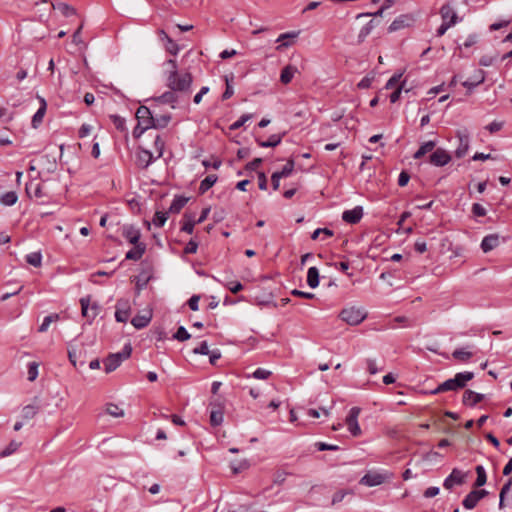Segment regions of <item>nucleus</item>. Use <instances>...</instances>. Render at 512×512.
Listing matches in <instances>:
<instances>
[{"label":"nucleus","mask_w":512,"mask_h":512,"mask_svg":"<svg viewBox=\"0 0 512 512\" xmlns=\"http://www.w3.org/2000/svg\"><path fill=\"white\" fill-rule=\"evenodd\" d=\"M170 120H171V115L170 114L161 115L159 117H154L153 118V126H152V128L163 129V128L167 127V125L169 124Z\"/></svg>","instance_id":"4c0bfd02"},{"label":"nucleus","mask_w":512,"mask_h":512,"mask_svg":"<svg viewBox=\"0 0 512 512\" xmlns=\"http://www.w3.org/2000/svg\"><path fill=\"white\" fill-rule=\"evenodd\" d=\"M136 118L138 120V128H141L140 133H144L152 128L154 116L148 107L140 106L136 111Z\"/></svg>","instance_id":"20e7f679"},{"label":"nucleus","mask_w":512,"mask_h":512,"mask_svg":"<svg viewBox=\"0 0 512 512\" xmlns=\"http://www.w3.org/2000/svg\"><path fill=\"white\" fill-rule=\"evenodd\" d=\"M499 245V237L496 234H490L483 238L481 242V249L487 253Z\"/></svg>","instance_id":"a211bd4d"},{"label":"nucleus","mask_w":512,"mask_h":512,"mask_svg":"<svg viewBox=\"0 0 512 512\" xmlns=\"http://www.w3.org/2000/svg\"><path fill=\"white\" fill-rule=\"evenodd\" d=\"M54 8L59 10L65 17L76 15V9L73 6L63 2L54 5Z\"/></svg>","instance_id":"58836bf2"},{"label":"nucleus","mask_w":512,"mask_h":512,"mask_svg":"<svg viewBox=\"0 0 512 512\" xmlns=\"http://www.w3.org/2000/svg\"><path fill=\"white\" fill-rule=\"evenodd\" d=\"M151 321V314L147 315H136L131 323L136 329H142L146 327Z\"/></svg>","instance_id":"f704fd0d"},{"label":"nucleus","mask_w":512,"mask_h":512,"mask_svg":"<svg viewBox=\"0 0 512 512\" xmlns=\"http://www.w3.org/2000/svg\"><path fill=\"white\" fill-rule=\"evenodd\" d=\"M297 35H298V33H295V32H287V33H283V34H281V35L277 38V40H276V42H278V43H279V45L276 47V49H277L278 51H281V50H283L284 48H287V47L291 46V45H292V43H293V42H292V40H293L294 38H296V37H297Z\"/></svg>","instance_id":"aec40b11"},{"label":"nucleus","mask_w":512,"mask_h":512,"mask_svg":"<svg viewBox=\"0 0 512 512\" xmlns=\"http://www.w3.org/2000/svg\"><path fill=\"white\" fill-rule=\"evenodd\" d=\"M428 161L430 164H432L434 166L442 167L451 161V156L446 150H444L442 148H437L429 156Z\"/></svg>","instance_id":"1a4fd4ad"},{"label":"nucleus","mask_w":512,"mask_h":512,"mask_svg":"<svg viewBox=\"0 0 512 512\" xmlns=\"http://www.w3.org/2000/svg\"><path fill=\"white\" fill-rule=\"evenodd\" d=\"M487 495L488 491H486L485 489H474L471 492H469L468 495H466V497L462 501V505L466 509H473L474 507H476L477 503Z\"/></svg>","instance_id":"0eeeda50"},{"label":"nucleus","mask_w":512,"mask_h":512,"mask_svg":"<svg viewBox=\"0 0 512 512\" xmlns=\"http://www.w3.org/2000/svg\"><path fill=\"white\" fill-rule=\"evenodd\" d=\"M130 316V306L127 300H118L116 305L115 318L116 321L125 323Z\"/></svg>","instance_id":"f8f14e48"},{"label":"nucleus","mask_w":512,"mask_h":512,"mask_svg":"<svg viewBox=\"0 0 512 512\" xmlns=\"http://www.w3.org/2000/svg\"><path fill=\"white\" fill-rule=\"evenodd\" d=\"M284 134L285 133H283V134H273L266 141H263V140H260V139H256V142L262 148L276 147L277 145H279L281 143L282 137L284 136Z\"/></svg>","instance_id":"a878e982"},{"label":"nucleus","mask_w":512,"mask_h":512,"mask_svg":"<svg viewBox=\"0 0 512 512\" xmlns=\"http://www.w3.org/2000/svg\"><path fill=\"white\" fill-rule=\"evenodd\" d=\"M38 367L39 364L37 362H30L28 365V380L34 381L38 377Z\"/></svg>","instance_id":"5fc2aeb1"},{"label":"nucleus","mask_w":512,"mask_h":512,"mask_svg":"<svg viewBox=\"0 0 512 512\" xmlns=\"http://www.w3.org/2000/svg\"><path fill=\"white\" fill-rule=\"evenodd\" d=\"M168 218L167 212L157 211L153 218V224L157 227H162Z\"/></svg>","instance_id":"603ef678"},{"label":"nucleus","mask_w":512,"mask_h":512,"mask_svg":"<svg viewBox=\"0 0 512 512\" xmlns=\"http://www.w3.org/2000/svg\"><path fill=\"white\" fill-rule=\"evenodd\" d=\"M252 118L251 114H243L237 121L230 125V130H237Z\"/></svg>","instance_id":"6e6d98bb"},{"label":"nucleus","mask_w":512,"mask_h":512,"mask_svg":"<svg viewBox=\"0 0 512 512\" xmlns=\"http://www.w3.org/2000/svg\"><path fill=\"white\" fill-rule=\"evenodd\" d=\"M82 315L89 321L94 320L100 312V306L98 303H90V297H84L80 299Z\"/></svg>","instance_id":"39448f33"},{"label":"nucleus","mask_w":512,"mask_h":512,"mask_svg":"<svg viewBox=\"0 0 512 512\" xmlns=\"http://www.w3.org/2000/svg\"><path fill=\"white\" fill-rule=\"evenodd\" d=\"M223 422V412L221 410H212L210 414V423L212 426H218Z\"/></svg>","instance_id":"3c124183"},{"label":"nucleus","mask_w":512,"mask_h":512,"mask_svg":"<svg viewBox=\"0 0 512 512\" xmlns=\"http://www.w3.org/2000/svg\"><path fill=\"white\" fill-rule=\"evenodd\" d=\"M179 92L169 89L164 92L162 95L155 97L153 99L154 102H158L160 104H170L172 108H175V103L179 102L180 96Z\"/></svg>","instance_id":"ddd939ff"},{"label":"nucleus","mask_w":512,"mask_h":512,"mask_svg":"<svg viewBox=\"0 0 512 512\" xmlns=\"http://www.w3.org/2000/svg\"><path fill=\"white\" fill-rule=\"evenodd\" d=\"M411 18L407 15H401L399 16L398 18H396L391 24L390 26L388 27V31L389 32H395V31H398L402 28H405L407 26H409L410 22H411Z\"/></svg>","instance_id":"5701e85b"},{"label":"nucleus","mask_w":512,"mask_h":512,"mask_svg":"<svg viewBox=\"0 0 512 512\" xmlns=\"http://www.w3.org/2000/svg\"><path fill=\"white\" fill-rule=\"evenodd\" d=\"M472 213L476 217H484L487 213L486 209L479 203L472 205Z\"/></svg>","instance_id":"e2e57ef3"},{"label":"nucleus","mask_w":512,"mask_h":512,"mask_svg":"<svg viewBox=\"0 0 512 512\" xmlns=\"http://www.w3.org/2000/svg\"><path fill=\"white\" fill-rule=\"evenodd\" d=\"M485 80L484 71L479 69L476 71V74L473 76L472 80H466L462 83V85L468 90H472L476 86L483 83Z\"/></svg>","instance_id":"b1692460"},{"label":"nucleus","mask_w":512,"mask_h":512,"mask_svg":"<svg viewBox=\"0 0 512 512\" xmlns=\"http://www.w3.org/2000/svg\"><path fill=\"white\" fill-rule=\"evenodd\" d=\"M363 217V208L356 206L351 210H345L342 214V220L349 224H357Z\"/></svg>","instance_id":"4468645a"},{"label":"nucleus","mask_w":512,"mask_h":512,"mask_svg":"<svg viewBox=\"0 0 512 512\" xmlns=\"http://www.w3.org/2000/svg\"><path fill=\"white\" fill-rule=\"evenodd\" d=\"M20 446H21V442H17L15 440H12L8 444V446L0 452V457L4 458V457L10 456L14 452H16L19 449Z\"/></svg>","instance_id":"79ce46f5"},{"label":"nucleus","mask_w":512,"mask_h":512,"mask_svg":"<svg viewBox=\"0 0 512 512\" xmlns=\"http://www.w3.org/2000/svg\"><path fill=\"white\" fill-rule=\"evenodd\" d=\"M17 200L18 196L14 191L6 192L0 198V202L5 206H12L17 202Z\"/></svg>","instance_id":"ea45409f"},{"label":"nucleus","mask_w":512,"mask_h":512,"mask_svg":"<svg viewBox=\"0 0 512 512\" xmlns=\"http://www.w3.org/2000/svg\"><path fill=\"white\" fill-rule=\"evenodd\" d=\"M457 387L454 383L453 378L446 380L442 384L438 385L434 390L431 391V394L436 395L446 391H457Z\"/></svg>","instance_id":"cd10ccee"},{"label":"nucleus","mask_w":512,"mask_h":512,"mask_svg":"<svg viewBox=\"0 0 512 512\" xmlns=\"http://www.w3.org/2000/svg\"><path fill=\"white\" fill-rule=\"evenodd\" d=\"M512 486V478L508 479L507 482L503 485L501 488L500 494H499V507L503 508L504 506V498L506 494L510 491Z\"/></svg>","instance_id":"8fccbe9b"},{"label":"nucleus","mask_w":512,"mask_h":512,"mask_svg":"<svg viewBox=\"0 0 512 512\" xmlns=\"http://www.w3.org/2000/svg\"><path fill=\"white\" fill-rule=\"evenodd\" d=\"M360 411L359 407H352L346 417V425L353 436H359L361 434V429L358 424Z\"/></svg>","instance_id":"423d86ee"},{"label":"nucleus","mask_w":512,"mask_h":512,"mask_svg":"<svg viewBox=\"0 0 512 512\" xmlns=\"http://www.w3.org/2000/svg\"><path fill=\"white\" fill-rule=\"evenodd\" d=\"M59 314L57 313H53V314H50L48 316H46L42 322V324L39 326V329L38 331L40 333H43V332H46L48 330V327L49 325L52 323V322H56L59 320Z\"/></svg>","instance_id":"a19ab883"},{"label":"nucleus","mask_w":512,"mask_h":512,"mask_svg":"<svg viewBox=\"0 0 512 512\" xmlns=\"http://www.w3.org/2000/svg\"><path fill=\"white\" fill-rule=\"evenodd\" d=\"M188 200L189 199L187 197L176 196L169 207V212L179 213L182 210V208L186 205Z\"/></svg>","instance_id":"2f4dec72"},{"label":"nucleus","mask_w":512,"mask_h":512,"mask_svg":"<svg viewBox=\"0 0 512 512\" xmlns=\"http://www.w3.org/2000/svg\"><path fill=\"white\" fill-rule=\"evenodd\" d=\"M233 80V75L229 78L228 76H225V82H226V89L224 93L222 94V99L227 100L231 98L234 94L233 87L231 85V81Z\"/></svg>","instance_id":"864d4df0"},{"label":"nucleus","mask_w":512,"mask_h":512,"mask_svg":"<svg viewBox=\"0 0 512 512\" xmlns=\"http://www.w3.org/2000/svg\"><path fill=\"white\" fill-rule=\"evenodd\" d=\"M367 314L363 309L356 307L345 308L340 312V318L349 325H358L365 318Z\"/></svg>","instance_id":"7ed1b4c3"},{"label":"nucleus","mask_w":512,"mask_h":512,"mask_svg":"<svg viewBox=\"0 0 512 512\" xmlns=\"http://www.w3.org/2000/svg\"><path fill=\"white\" fill-rule=\"evenodd\" d=\"M26 193L31 197L41 198L45 196V193L42 190V185L35 181H30L26 184Z\"/></svg>","instance_id":"4be33fe9"},{"label":"nucleus","mask_w":512,"mask_h":512,"mask_svg":"<svg viewBox=\"0 0 512 512\" xmlns=\"http://www.w3.org/2000/svg\"><path fill=\"white\" fill-rule=\"evenodd\" d=\"M145 251H146V245L144 243L136 244V245H134V248H132L131 250H129L126 253L125 259L138 261L142 258Z\"/></svg>","instance_id":"6ab92c4d"},{"label":"nucleus","mask_w":512,"mask_h":512,"mask_svg":"<svg viewBox=\"0 0 512 512\" xmlns=\"http://www.w3.org/2000/svg\"><path fill=\"white\" fill-rule=\"evenodd\" d=\"M271 375V372L269 370L263 369V368H257L253 372V377L260 380L268 379Z\"/></svg>","instance_id":"680f3d73"},{"label":"nucleus","mask_w":512,"mask_h":512,"mask_svg":"<svg viewBox=\"0 0 512 512\" xmlns=\"http://www.w3.org/2000/svg\"><path fill=\"white\" fill-rule=\"evenodd\" d=\"M194 354L208 355L210 353L208 344L206 341L200 343V345L193 349Z\"/></svg>","instance_id":"69168bd1"},{"label":"nucleus","mask_w":512,"mask_h":512,"mask_svg":"<svg viewBox=\"0 0 512 512\" xmlns=\"http://www.w3.org/2000/svg\"><path fill=\"white\" fill-rule=\"evenodd\" d=\"M111 120L115 126V128L119 131H124L126 129L125 127V119L118 116V115H111Z\"/></svg>","instance_id":"bf43d9fd"},{"label":"nucleus","mask_w":512,"mask_h":512,"mask_svg":"<svg viewBox=\"0 0 512 512\" xmlns=\"http://www.w3.org/2000/svg\"><path fill=\"white\" fill-rule=\"evenodd\" d=\"M440 14H441L442 22H444V23L449 22V20H451V18H452V15H453V19L455 20V24L459 21L457 13L449 4H444L441 7Z\"/></svg>","instance_id":"bb28decb"},{"label":"nucleus","mask_w":512,"mask_h":512,"mask_svg":"<svg viewBox=\"0 0 512 512\" xmlns=\"http://www.w3.org/2000/svg\"><path fill=\"white\" fill-rule=\"evenodd\" d=\"M474 378V373L473 372H469V371H465V372H459L457 373L453 380H454V383L457 387V389H462L466 386L467 382L472 380Z\"/></svg>","instance_id":"412c9836"},{"label":"nucleus","mask_w":512,"mask_h":512,"mask_svg":"<svg viewBox=\"0 0 512 512\" xmlns=\"http://www.w3.org/2000/svg\"><path fill=\"white\" fill-rule=\"evenodd\" d=\"M349 492L346 491V490H339L337 491L333 497H332V505H336L338 503H340L341 501H343L345 495H347Z\"/></svg>","instance_id":"774afa93"},{"label":"nucleus","mask_w":512,"mask_h":512,"mask_svg":"<svg viewBox=\"0 0 512 512\" xmlns=\"http://www.w3.org/2000/svg\"><path fill=\"white\" fill-rule=\"evenodd\" d=\"M374 28L373 20H370L359 32L358 43H362Z\"/></svg>","instance_id":"a18cd8bd"},{"label":"nucleus","mask_w":512,"mask_h":512,"mask_svg":"<svg viewBox=\"0 0 512 512\" xmlns=\"http://www.w3.org/2000/svg\"><path fill=\"white\" fill-rule=\"evenodd\" d=\"M40 102H41V106L39 107V109L37 110V112L34 114V116L32 118V126L34 128H37L38 125L43 121V117L46 112V107H47L46 101L43 98H40Z\"/></svg>","instance_id":"c85d7f7f"},{"label":"nucleus","mask_w":512,"mask_h":512,"mask_svg":"<svg viewBox=\"0 0 512 512\" xmlns=\"http://www.w3.org/2000/svg\"><path fill=\"white\" fill-rule=\"evenodd\" d=\"M457 137L459 140V145L455 150V156L457 158H462L466 155V153L469 150V134L467 133V131H458Z\"/></svg>","instance_id":"9b49d317"},{"label":"nucleus","mask_w":512,"mask_h":512,"mask_svg":"<svg viewBox=\"0 0 512 512\" xmlns=\"http://www.w3.org/2000/svg\"><path fill=\"white\" fill-rule=\"evenodd\" d=\"M293 170H294V160L289 159L287 161V163L284 165V167L280 171H276V173L281 178H286L292 174Z\"/></svg>","instance_id":"c03bdc74"},{"label":"nucleus","mask_w":512,"mask_h":512,"mask_svg":"<svg viewBox=\"0 0 512 512\" xmlns=\"http://www.w3.org/2000/svg\"><path fill=\"white\" fill-rule=\"evenodd\" d=\"M452 356L456 360L466 362L473 356V353L470 351H466L464 348H459L453 352Z\"/></svg>","instance_id":"37998d69"},{"label":"nucleus","mask_w":512,"mask_h":512,"mask_svg":"<svg viewBox=\"0 0 512 512\" xmlns=\"http://www.w3.org/2000/svg\"><path fill=\"white\" fill-rule=\"evenodd\" d=\"M475 471L477 474V478L474 483V487L479 488V487H482L483 485H485V483L487 481V475H486V471H485L484 467L481 465L476 466Z\"/></svg>","instance_id":"e433bc0d"},{"label":"nucleus","mask_w":512,"mask_h":512,"mask_svg":"<svg viewBox=\"0 0 512 512\" xmlns=\"http://www.w3.org/2000/svg\"><path fill=\"white\" fill-rule=\"evenodd\" d=\"M197 249H198V243L195 240L191 239L187 243L186 247L184 248V253L185 254H194L197 252Z\"/></svg>","instance_id":"338daca9"},{"label":"nucleus","mask_w":512,"mask_h":512,"mask_svg":"<svg viewBox=\"0 0 512 512\" xmlns=\"http://www.w3.org/2000/svg\"><path fill=\"white\" fill-rule=\"evenodd\" d=\"M435 146H436V142L435 141H427V142L423 143L419 147V149L414 153V155H413L414 159L422 158L428 152L433 151Z\"/></svg>","instance_id":"473e14b6"},{"label":"nucleus","mask_w":512,"mask_h":512,"mask_svg":"<svg viewBox=\"0 0 512 512\" xmlns=\"http://www.w3.org/2000/svg\"><path fill=\"white\" fill-rule=\"evenodd\" d=\"M173 337L176 340L183 342V341L190 339L191 335L187 332V330L183 326H180L177 329V331Z\"/></svg>","instance_id":"4d7b16f0"},{"label":"nucleus","mask_w":512,"mask_h":512,"mask_svg":"<svg viewBox=\"0 0 512 512\" xmlns=\"http://www.w3.org/2000/svg\"><path fill=\"white\" fill-rule=\"evenodd\" d=\"M384 481H385L384 475H382L380 473H376V472H368L361 478L360 484H363V485H366L369 487H373V486H378V485L382 484Z\"/></svg>","instance_id":"2eb2a0df"},{"label":"nucleus","mask_w":512,"mask_h":512,"mask_svg":"<svg viewBox=\"0 0 512 512\" xmlns=\"http://www.w3.org/2000/svg\"><path fill=\"white\" fill-rule=\"evenodd\" d=\"M402 77V73L394 74L386 83L385 88L386 89H392L397 86L400 79Z\"/></svg>","instance_id":"0e129e2a"},{"label":"nucleus","mask_w":512,"mask_h":512,"mask_svg":"<svg viewBox=\"0 0 512 512\" xmlns=\"http://www.w3.org/2000/svg\"><path fill=\"white\" fill-rule=\"evenodd\" d=\"M106 413L112 417H122L124 415V411L118 405L113 403L107 404Z\"/></svg>","instance_id":"09e8293b"},{"label":"nucleus","mask_w":512,"mask_h":512,"mask_svg":"<svg viewBox=\"0 0 512 512\" xmlns=\"http://www.w3.org/2000/svg\"><path fill=\"white\" fill-rule=\"evenodd\" d=\"M484 399V394L477 393L468 389L463 393L462 402L465 406L474 407L476 404L483 401Z\"/></svg>","instance_id":"dca6fc26"},{"label":"nucleus","mask_w":512,"mask_h":512,"mask_svg":"<svg viewBox=\"0 0 512 512\" xmlns=\"http://www.w3.org/2000/svg\"><path fill=\"white\" fill-rule=\"evenodd\" d=\"M164 147H165L164 140L159 135H157L155 140H154V148H155V150L157 152V158L162 157L163 151H164Z\"/></svg>","instance_id":"13d9d810"},{"label":"nucleus","mask_w":512,"mask_h":512,"mask_svg":"<svg viewBox=\"0 0 512 512\" xmlns=\"http://www.w3.org/2000/svg\"><path fill=\"white\" fill-rule=\"evenodd\" d=\"M131 352L132 348L130 344H127L124 346L122 351L118 353L109 354L104 359L105 372L110 373L116 370L124 360L128 359L131 356Z\"/></svg>","instance_id":"f03ea898"},{"label":"nucleus","mask_w":512,"mask_h":512,"mask_svg":"<svg viewBox=\"0 0 512 512\" xmlns=\"http://www.w3.org/2000/svg\"><path fill=\"white\" fill-rule=\"evenodd\" d=\"M154 160L152 153L146 149H139L136 154V164L142 168L146 169Z\"/></svg>","instance_id":"f3484780"},{"label":"nucleus","mask_w":512,"mask_h":512,"mask_svg":"<svg viewBox=\"0 0 512 512\" xmlns=\"http://www.w3.org/2000/svg\"><path fill=\"white\" fill-rule=\"evenodd\" d=\"M192 83L193 77L189 72L169 71L166 79V85L169 89L185 95L190 94Z\"/></svg>","instance_id":"f257e3e1"},{"label":"nucleus","mask_w":512,"mask_h":512,"mask_svg":"<svg viewBox=\"0 0 512 512\" xmlns=\"http://www.w3.org/2000/svg\"><path fill=\"white\" fill-rule=\"evenodd\" d=\"M297 71L298 69L293 65L285 66L280 74L281 83L285 85L289 84Z\"/></svg>","instance_id":"393cba45"},{"label":"nucleus","mask_w":512,"mask_h":512,"mask_svg":"<svg viewBox=\"0 0 512 512\" xmlns=\"http://www.w3.org/2000/svg\"><path fill=\"white\" fill-rule=\"evenodd\" d=\"M307 284L311 288L319 285V271L316 267H310L307 272Z\"/></svg>","instance_id":"72a5a7b5"},{"label":"nucleus","mask_w":512,"mask_h":512,"mask_svg":"<svg viewBox=\"0 0 512 512\" xmlns=\"http://www.w3.org/2000/svg\"><path fill=\"white\" fill-rule=\"evenodd\" d=\"M38 413V407L35 405H26L22 409V417L24 419H32L35 417V415Z\"/></svg>","instance_id":"de8ad7c7"},{"label":"nucleus","mask_w":512,"mask_h":512,"mask_svg":"<svg viewBox=\"0 0 512 512\" xmlns=\"http://www.w3.org/2000/svg\"><path fill=\"white\" fill-rule=\"evenodd\" d=\"M26 261H27V263H29L30 265H32L34 267H39V266H41L42 255L40 252L30 253L26 256Z\"/></svg>","instance_id":"49530a36"},{"label":"nucleus","mask_w":512,"mask_h":512,"mask_svg":"<svg viewBox=\"0 0 512 512\" xmlns=\"http://www.w3.org/2000/svg\"><path fill=\"white\" fill-rule=\"evenodd\" d=\"M218 177L215 174L207 175L200 183L199 193L204 194L207 192L217 181Z\"/></svg>","instance_id":"c756f323"},{"label":"nucleus","mask_w":512,"mask_h":512,"mask_svg":"<svg viewBox=\"0 0 512 512\" xmlns=\"http://www.w3.org/2000/svg\"><path fill=\"white\" fill-rule=\"evenodd\" d=\"M467 473L462 472L461 470L454 468L451 474L444 480L443 486L447 490H451L454 485H462L465 482V478Z\"/></svg>","instance_id":"6e6552de"},{"label":"nucleus","mask_w":512,"mask_h":512,"mask_svg":"<svg viewBox=\"0 0 512 512\" xmlns=\"http://www.w3.org/2000/svg\"><path fill=\"white\" fill-rule=\"evenodd\" d=\"M157 34L166 52L176 56L180 50L179 45L163 29L158 30Z\"/></svg>","instance_id":"9d476101"},{"label":"nucleus","mask_w":512,"mask_h":512,"mask_svg":"<svg viewBox=\"0 0 512 512\" xmlns=\"http://www.w3.org/2000/svg\"><path fill=\"white\" fill-rule=\"evenodd\" d=\"M123 235L133 245L141 243V242H139L140 232L138 229H135L133 227L125 228Z\"/></svg>","instance_id":"7c9ffc66"},{"label":"nucleus","mask_w":512,"mask_h":512,"mask_svg":"<svg viewBox=\"0 0 512 512\" xmlns=\"http://www.w3.org/2000/svg\"><path fill=\"white\" fill-rule=\"evenodd\" d=\"M455 25V20L453 19V17L451 18V20H449V22H442V24L440 25V27L437 29V36L438 37H441L443 36L446 31Z\"/></svg>","instance_id":"052dcab7"},{"label":"nucleus","mask_w":512,"mask_h":512,"mask_svg":"<svg viewBox=\"0 0 512 512\" xmlns=\"http://www.w3.org/2000/svg\"><path fill=\"white\" fill-rule=\"evenodd\" d=\"M195 224H198V223L196 222L194 215L185 213L184 214V223L181 227V230L188 234H192Z\"/></svg>","instance_id":"c9c22d12"}]
</instances>
